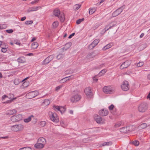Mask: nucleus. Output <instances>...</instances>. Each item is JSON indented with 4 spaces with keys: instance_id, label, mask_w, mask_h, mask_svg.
I'll return each instance as SVG.
<instances>
[{
    "instance_id": "c9c22d12",
    "label": "nucleus",
    "mask_w": 150,
    "mask_h": 150,
    "mask_svg": "<svg viewBox=\"0 0 150 150\" xmlns=\"http://www.w3.org/2000/svg\"><path fill=\"white\" fill-rule=\"evenodd\" d=\"M19 150H32V149L30 147L27 146L20 148Z\"/></svg>"
},
{
    "instance_id": "13d9d810",
    "label": "nucleus",
    "mask_w": 150,
    "mask_h": 150,
    "mask_svg": "<svg viewBox=\"0 0 150 150\" xmlns=\"http://www.w3.org/2000/svg\"><path fill=\"white\" fill-rule=\"evenodd\" d=\"M6 31L8 33H11L13 32V30L12 29L7 30Z\"/></svg>"
},
{
    "instance_id": "4468645a",
    "label": "nucleus",
    "mask_w": 150,
    "mask_h": 150,
    "mask_svg": "<svg viewBox=\"0 0 150 150\" xmlns=\"http://www.w3.org/2000/svg\"><path fill=\"white\" fill-rule=\"evenodd\" d=\"M99 115L102 116H105L108 114V111L107 109H102L99 112Z\"/></svg>"
},
{
    "instance_id": "412c9836",
    "label": "nucleus",
    "mask_w": 150,
    "mask_h": 150,
    "mask_svg": "<svg viewBox=\"0 0 150 150\" xmlns=\"http://www.w3.org/2000/svg\"><path fill=\"white\" fill-rule=\"evenodd\" d=\"M113 46V43H110L107 44L102 49L103 50L105 51L106 50L108 49L109 48Z\"/></svg>"
},
{
    "instance_id": "8fccbe9b",
    "label": "nucleus",
    "mask_w": 150,
    "mask_h": 150,
    "mask_svg": "<svg viewBox=\"0 0 150 150\" xmlns=\"http://www.w3.org/2000/svg\"><path fill=\"white\" fill-rule=\"evenodd\" d=\"M14 83L15 85H18L19 83V81L18 79H15L14 81Z\"/></svg>"
},
{
    "instance_id": "f8f14e48",
    "label": "nucleus",
    "mask_w": 150,
    "mask_h": 150,
    "mask_svg": "<svg viewBox=\"0 0 150 150\" xmlns=\"http://www.w3.org/2000/svg\"><path fill=\"white\" fill-rule=\"evenodd\" d=\"M74 76L73 75L61 79L59 81V82L61 83H63L67 81H69L70 80L74 79Z\"/></svg>"
},
{
    "instance_id": "864d4df0",
    "label": "nucleus",
    "mask_w": 150,
    "mask_h": 150,
    "mask_svg": "<svg viewBox=\"0 0 150 150\" xmlns=\"http://www.w3.org/2000/svg\"><path fill=\"white\" fill-rule=\"evenodd\" d=\"M63 86L62 85H61L59 86H57L55 88V90L56 91H58V90H59L61 88H62V87Z\"/></svg>"
},
{
    "instance_id": "9d476101",
    "label": "nucleus",
    "mask_w": 150,
    "mask_h": 150,
    "mask_svg": "<svg viewBox=\"0 0 150 150\" xmlns=\"http://www.w3.org/2000/svg\"><path fill=\"white\" fill-rule=\"evenodd\" d=\"M54 58V56L51 55L46 58L43 62L42 64H46L49 63Z\"/></svg>"
},
{
    "instance_id": "ddd939ff",
    "label": "nucleus",
    "mask_w": 150,
    "mask_h": 150,
    "mask_svg": "<svg viewBox=\"0 0 150 150\" xmlns=\"http://www.w3.org/2000/svg\"><path fill=\"white\" fill-rule=\"evenodd\" d=\"M96 122L98 123L103 124L104 120H102V118L98 115H96L94 118Z\"/></svg>"
},
{
    "instance_id": "4be33fe9",
    "label": "nucleus",
    "mask_w": 150,
    "mask_h": 150,
    "mask_svg": "<svg viewBox=\"0 0 150 150\" xmlns=\"http://www.w3.org/2000/svg\"><path fill=\"white\" fill-rule=\"evenodd\" d=\"M34 93L30 92L26 94V96L29 99H31L35 97V96L33 94Z\"/></svg>"
},
{
    "instance_id": "f03ea898",
    "label": "nucleus",
    "mask_w": 150,
    "mask_h": 150,
    "mask_svg": "<svg viewBox=\"0 0 150 150\" xmlns=\"http://www.w3.org/2000/svg\"><path fill=\"white\" fill-rule=\"evenodd\" d=\"M23 128V126L21 124L12 126L11 127V130L15 132L22 130Z\"/></svg>"
},
{
    "instance_id": "72a5a7b5",
    "label": "nucleus",
    "mask_w": 150,
    "mask_h": 150,
    "mask_svg": "<svg viewBox=\"0 0 150 150\" xmlns=\"http://www.w3.org/2000/svg\"><path fill=\"white\" fill-rule=\"evenodd\" d=\"M14 95L12 93H10L8 95V98L9 99H11V100H9V101L11 102L13 100L15 99L16 98H13Z\"/></svg>"
},
{
    "instance_id": "6e6d98bb",
    "label": "nucleus",
    "mask_w": 150,
    "mask_h": 150,
    "mask_svg": "<svg viewBox=\"0 0 150 150\" xmlns=\"http://www.w3.org/2000/svg\"><path fill=\"white\" fill-rule=\"evenodd\" d=\"M39 0H36L33 1L31 2V4H34L37 3H38L39 1Z\"/></svg>"
},
{
    "instance_id": "2eb2a0df",
    "label": "nucleus",
    "mask_w": 150,
    "mask_h": 150,
    "mask_svg": "<svg viewBox=\"0 0 150 150\" xmlns=\"http://www.w3.org/2000/svg\"><path fill=\"white\" fill-rule=\"evenodd\" d=\"M130 64V62L128 60L126 61L121 65L120 67V68L121 69L126 68L128 67Z\"/></svg>"
},
{
    "instance_id": "f3484780",
    "label": "nucleus",
    "mask_w": 150,
    "mask_h": 150,
    "mask_svg": "<svg viewBox=\"0 0 150 150\" xmlns=\"http://www.w3.org/2000/svg\"><path fill=\"white\" fill-rule=\"evenodd\" d=\"M16 110L15 109L8 110L7 111L6 114L8 115H12L16 113Z\"/></svg>"
},
{
    "instance_id": "e2e57ef3",
    "label": "nucleus",
    "mask_w": 150,
    "mask_h": 150,
    "mask_svg": "<svg viewBox=\"0 0 150 150\" xmlns=\"http://www.w3.org/2000/svg\"><path fill=\"white\" fill-rule=\"evenodd\" d=\"M8 96L5 95H4L2 96V100H4L6 98H8Z\"/></svg>"
},
{
    "instance_id": "e433bc0d",
    "label": "nucleus",
    "mask_w": 150,
    "mask_h": 150,
    "mask_svg": "<svg viewBox=\"0 0 150 150\" xmlns=\"http://www.w3.org/2000/svg\"><path fill=\"white\" fill-rule=\"evenodd\" d=\"M96 11L95 8H91L89 9V13L90 14H92L93 13Z\"/></svg>"
},
{
    "instance_id": "1a4fd4ad",
    "label": "nucleus",
    "mask_w": 150,
    "mask_h": 150,
    "mask_svg": "<svg viewBox=\"0 0 150 150\" xmlns=\"http://www.w3.org/2000/svg\"><path fill=\"white\" fill-rule=\"evenodd\" d=\"M81 98V96L79 95L76 94L71 98V101L72 102H76L80 100Z\"/></svg>"
},
{
    "instance_id": "bb28decb",
    "label": "nucleus",
    "mask_w": 150,
    "mask_h": 150,
    "mask_svg": "<svg viewBox=\"0 0 150 150\" xmlns=\"http://www.w3.org/2000/svg\"><path fill=\"white\" fill-rule=\"evenodd\" d=\"M38 45L37 42H34L32 43L31 45V48L32 49H36L38 47Z\"/></svg>"
},
{
    "instance_id": "423d86ee",
    "label": "nucleus",
    "mask_w": 150,
    "mask_h": 150,
    "mask_svg": "<svg viewBox=\"0 0 150 150\" xmlns=\"http://www.w3.org/2000/svg\"><path fill=\"white\" fill-rule=\"evenodd\" d=\"M121 88L122 90L124 91H128L129 88V82L126 81H123L122 84L121 86Z\"/></svg>"
},
{
    "instance_id": "c756f323",
    "label": "nucleus",
    "mask_w": 150,
    "mask_h": 150,
    "mask_svg": "<svg viewBox=\"0 0 150 150\" xmlns=\"http://www.w3.org/2000/svg\"><path fill=\"white\" fill-rule=\"evenodd\" d=\"M33 115H31V116L28 117L27 118H25L24 119V121L25 122H30L31 120L32 117H33Z\"/></svg>"
},
{
    "instance_id": "39448f33",
    "label": "nucleus",
    "mask_w": 150,
    "mask_h": 150,
    "mask_svg": "<svg viewBox=\"0 0 150 150\" xmlns=\"http://www.w3.org/2000/svg\"><path fill=\"white\" fill-rule=\"evenodd\" d=\"M125 8V6H123L118 8L112 13V17H114L118 15L121 13Z\"/></svg>"
},
{
    "instance_id": "3c124183",
    "label": "nucleus",
    "mask_w": 150,
    "mask_h": 150,
    "mask_svg": "<svg viewBox=\"0 0 150 150\" xmlns=\"http://www.w3.org/2000/svg\"><path fill=\"white\" fill-rule=\"evenodd\" d=\"M144 64V63L143 62H140L138 63L137 64V66L138 67H141Z\"/></svg>"
},
{
    "instance_id": "dca6fc26",
    "label": "nucleus",
    "mask_w": 150,
    "mask_h": 150,
    "mask_svg": "<svg viewBox=\"0 0 150 150\" xmlns=\"http://www.w3.org/2000/svg\"><path fill=\"white\" fill-rule=\"evenodd\" d=\"M130 131L129 127H124L120 129V132L123 133H127L129 132Z\"/></svg>"
},
{
    "instance_id": "7ed1b4c3",
    "label": "nucleus",
    "mask_w": 150,
    "mask_h": 150,
    "mask_svg": "<svg viewBox=\"0 0 150 150\" xmlns=\"http://www.w3.org/2000/svg\"><path fill=\"white\" fill-rule=\"evenodd\" d=\"M114 91L113 88L110 86H105L103 88V91L106 94H111Z\"/></svg>"
},
{
    "instance_id": "9b49d317",
    "label": "nucleus",
    "mask_w": 150,
    "mask_h": 150,
    "mask_svg": "<svg viewBox=\"0 0 150 150\" xmlns=\"http://www.w3.org/2000/svg\"><path fill=\"white\" fill-rule=\"evenodd\" d=\"M53 108L55 110L60 111L62 114L64 113L66 110V108L63 107H59L58 106H54Z\"/></svg>"
},
{
    "instance_id": "a19ab883",
    "label": "nucleus",
    "mask_w": 150,
    "mask_h": 150,
    "mask_svg": "<svg viewBox=\"0 0 150 150\" xmlns=\"http://www.w3.org/2000/svg\"><path fill=\"white\" fill-rule=\"evenodd\" d=\"M96 46L92 42L89 46V48L90 50L92 49Z\"/></svg>"
},
{
    "instance_id": "20e7f679",
    "label": "nucleus",
    "mask_w": 150,
    "mask_h": 150,
    "mask_svg": "<svg viewBox=\"0 0 150 150\" xmlns=\"http://www.w3.org/2000/svg\"><path fill=\"white\" fill-rule=\"evenodd\" d=\"M22 115L19 114L12 116L11 118V119L13 122H15L20 121L22 119Z\"/></svg>"
},
{
    "instance_id": "a18cd8bd",
    "label": "nucleus",
    "mask_w": 150,
    "mask_h": 150,
    "mask_svg": "<svg viewBox=\"0 0 150 150\" xmlns=\"http://www.w3.org/2000/svg\"><path fill=\"white\" fill-rule=\"evenodd\" d=\"M64 57V55L62 54H60L58 55L57 57V58L58 59H62Z\"/></svg>"
},
{
    "instance_id": "79ce46f5",
    "label": "nucleus",
    "mask_w": 150,
    "mask_h": 150,
    "mask_svg": "<svg viewBox=\"0 0 150 150\" xmlns=\"http://www.w3.org/2000/svg\"><path fill=\"white\" fill-rule=\"evenodd\" d=\"M81 6L80 5L76 4L74 6V8L75 10H77Z\"/></svg>"
},
{
    "instance_id": "6e6552de",
    "label": "nucleus",
    "mask_w": 150,
    "mask_h": 150,
    "mask_svg": "<svg viewBox=\"0 0 150 150\" xmlns=\"http://www.w3.org/2000/svg\"><path fill=\"white\" fill-rule=\"evenodd\" d=\"M84 92L87 96L91 98L92 95V92L91 87H87L84 90Z\"/></svg>"
},
{
    "instance_id": "6ab92c4d",
    "label": "nucleus",
    "mask_w": 150,
    "mask_h": 150,
    "mask_svg": "<svg viewBox=\"0 0 150 150\" xmlns=\"http://www.w3.org/2000/svg\"><path fill=\"white\" fill-rule=\"evenodd\" d=\"M115 25L112 24V23H110L109 24L106 25L105 28L104 29V30H105V32L106 31L108 30L109 29H110L113 27H114L115 26Z\"/></svg>"
},
{
    "instance_id": "338daca9",
    "label": "nucleus",
    "mask_w": 150,
    "mask_h": 150,
    "mask_svg": "<svg viewBox=\"0 0 150 150\" xmlns=\"http://www.w3.org/2000/svg\"><path fill=\"white\" fill-rule=\"evenodd\" d=\"M36 39L35 38H33L31 40V41L33 42L36 40Z\"/></svg>"
},
{
    "instance_id": "58836bf2",
    "label": "nucleus",
    "mask_w": 150,
    "mask_h": 150,
    "mask_svg": "<svg viewBox=\"0 0 150 150\" xmlns=\"http://www.w3.org/2000/svg\"><path fill=\"white\" fill-rule=\"evenodd\" d=\"M46 124V122L45 121H41L39 123L40 125L42 127L45 126Z\"/></svg>"
},
{
    "instance_id": "0e129e2a",
    "label": "nucleus",
    "mask_w": 150,
    "mask_h": 150,
    "mask_svg": "<svg viewBox=\"0 0 150 150\" xmlns=\"http://www.w3.org/2000/svg\"><path fill=\"white\" fill-rule=\"evenodd\" d=\"M26 17L25 16H24L21 18V21H24L26 19Z\"/></svg>"
},
{
    "instance_id": "f704fd0d",
    "label": "nucleus",
    "mask_w": 150,
    "mask_h": 150,
    "mask_svg": "<svg viewBox=\"0 0 150 150\" xmlns=\"http://www.w3.org/2000/svg\"><path fill=\"white\" fill-rule=\"evenodd\" d=\"M17 61L20 63H23L25 62L24 59L23 57H19L17 59Z\"/></svg>"
},
{
    "instance_id": "aec40b11",
    "label": "nucleus",
    "mask_w": 150,
    "mask_h": 150,
    "mask_svg": "<svg viewBox=\"0 0 150 150\" xmlns=\"http://www.w3.org/2000/svg\"><path fill=\"white\" fill-rule=\"evenodd\" d=\"M44 145L39 142H38L34 145V146L37 149H42L44 147Z\"/></svg>"
},
{
    "instance_id": "5701e85b",
    "label": "nucleus",
    "mask_w": 150,
    "mask_h": 150,
    "mask_svg": "<svg viewBox=\"0 0 150 150\" xmlns=\"http://www.w3.org/2000/svg\"><path fill=\"white\" fill-rule=\"evenodd\" d=\"M53 14L55 16L58 17L60 14L59 10L58 8H56L53 11Z\"/></svg>"
},
{
    "instance_id": "b1692460",
    "label": "nucleus",
    "mask_w": 150,
    "mask_h": 150,
    "mask_svg": "<svg viewBox=\"0 0 150 150\" xmlns=\"http://www.w3.org/2000/svg\"><path fill=\"white\" fill-rule=\"evenodd\" d=\"M38 8L39 7L38 6L30 7L28 9V12H30L33 11H37L38 10Z\"/></svg>"
},
{
    "instance_id": "49530a36",
    "label": "nucleus",
    "mask_w": 150,
    "mask_h": 150,
    "mask_svg": "<svg viewBox=\"0 0 150 150\" xmlns=\"http://www.w3.org/2000/svg\"><path fill=\"white\" fill-rule=\"evenodd\" d=\"M84 20V18L82 19H78L76 21V23L77 24H79L81 22L83 21Z\"/></svg>"
},
{
    "instance_id": "473e14b6",
    "label": "nucleus",
    "mask_w": 150,
    "mask_h": 150,
    "mask_svg": "<svg viewBox=\"0 0 150 150\" xmlns=\"http://www.w3.org/2000/svg\"><path fill=\"white\" fill-rule=\"evenodd\" d=\"M146 124L145 123H143L139 126L138 127L140 129H143L146 128Z\"/></svg>"
},
{
    "instance_id": "a878e982",
    "label": "nucleus",
    "mask_w": 150,
    "mask_h": 150,
    "mask_svg": "<svg viewBox=\"0 0 150 150\" xmlns=\"http://www.w3.org/2000/svg\"><path fill=\"white\" fill-rule=\"evenodd\" d=\"M4 47H2V46H1L0 47L2 48L1 49V51L4 53L6 52L7 50V48L8 47V46L6 44H4Z\"/></svg>"
},
{
    "instance_id": "ea45409f",
    "label": "nucleus",
    "mask_w": 150,
    "mask_h": 150,
    "mask_svg": "<svg viewBox=\"0 0 150 150\" xmlns=\"http://www.w3.org/2000/svg\"><path fill=\"white\" fill-rule=\"evenodd\" d=\"M100 40L98 39H95L92 42L94 43V45L96 46L99 42Z\"/></svg>"
},
{
    "instance_id": "69168bd1",
    "label": "nucleus",
    "mask_w": 150,
    "mask_h": 150,
    "mask_svg": "<svg viewBox=\"0 0 150 150\" xmlns=\"http://www.w3.org/2000/svg\"><path fill=\"white\" fill-rule=\"evenodd\" d=\"M144 35V34L143 33H142L140 36V38H142Z\"/></svg>"
},
{
    "instance_id": "393cba45",
    "label": "nucleus",
    "mask_w": 150,
    "mask_h": 150,
    "mask_svg": "<svg viewBox=\"0 0 150 150\" xmlns=\"http://www.w3.org/2000/svg\"><path fill=\"white\" fill-rule=\"evenodd\" d=\"M124 125V123L122 121L117 122L115 123L114 127L115 128H117L120 127L121 125Z\"/></svg>"
},
{
    "instance_id": "603ef678",
    "label": "nucleus",
    "mask_w": 150,
    "mask_h": 150,
    "mask_svg": "<svg viewBox=\"0 0 150 150\" xmlns=\"http://www.w3.org/2000/svg\"><path fill=\"white\" fill-rule=\"evenodd\" d=\"M33 23V21L32 20L30 21H26L25 22V24L26 25H30V24H31Z\"/></svg>"
},
{
    "instance_id": "de8ad7c7",
    "label": "nucleus",
    "mask_w": 150,
    "mask_h": 150,
    "mask_svg": "<svg viewBox=\"0 0 150 150\" xmlns=\"http://www.w3.org/2000/svg\"><path fill=\"white\" fill-rule=\"evenodd\" d=\"M133 144L135 146H138L139 144V142L138 141L135 140L133 142Z\"/></svg>"
},
{
    "instance_id": "5fc2aeb1",
    "label": "nucleus",
    "mask_w": 150,
    "mask_h": 150,
    "mask_svg": "<svg viewBox=\"0 0 150 150\" xmlns=\"http://www.w3.org/2000/svg\"><path fill=\"white\" fill-rule=\"evenodd\" d=\"M114 107V105L112 104L110 106H109L108 108L110 110H112L113 109Z\"/></svg>"
},
{
    "instance_id": "37998d69",
    "label": "nucleus",
    "mask_w": 150,
    "mask_h": 150,
    "mask_svg": "<svg viewBox=\"0 0 150 150\" xmlns=\"http://www.w3.org/2000/svg\"><path fill=\"white\" fill-rule=\"evenodd\" d=\"M112 144V143L110 142H104L103 143V146H109L110 145H111Z\"/></svg>"
},
{
    "instance_id": "09e8293b",
    "label": "nucleus",
    "mask_w": 150,
    "mask_h": 150,
    "mask_svg": "<svg viewBox=\"0 0 150 150\" xmlns=\"http://www.w3.org/2000/svg\"><path fill=\"white\" fill-rule=\"evenodd\" d=\"M106 71L105 69H103L101 70L99 73V74L100 76H102L103 74H105Z\"/></svg>"
},
{
    "instance_id": "4d7b16f0",
    "label": "nucleus",
    "mask_w": 150,
    "mask_h": 150,
    "mask_svg": "<svg viewBox=\"0 0 150 150\" xmlns=\"http://www.w3.org/2000/svg\"><path fill=\"white\" fill-rule=\"evenodd\" d=\"M32 93H34L33 94L35 96V97L37 96L38 94V92L37 91H32Z\"/></svg>"
},
{
    "instance_id": "774afa93",
    "label": "nucleus",
    "mask_w": 150,
    "mask_h": 150,
    "mask_svg": "<svg viewBox=\"0 0 150 150\" xmlns=\"http://www.w3.org/2000/svg\"><path fill=\"white\" fill-rule=\"evenodd\" d=\"M147 78L150 80V74H149L147 76Z\"/></svg>"
},
{
    "instance_id": "c85d7f7f",
    "label": "nucleus",
    "mask_w": 150,
    "mask_h": 150,
    "mask_svg": "<svg viewBox=\"0 0 150 150\" xmlns=\"http://www.w3.org/2000/svg\"><path fill=\"white\" fill-rule=\"evenodd\" d=\"M58 17L59 18L61 22H63L64 21L65 19V17L64 14H60Z\"/></svg>"
},
{
    "instance_id": "a211bd4d",
    "label": "nucleus",
    "mask_w": 150,
    "mask_h": 150,
    "mask_svg": "<svg viewBox=\"0 0 150 150\" xmlns=\"http://www.w3.org/2000/svg\"><path fill=\"white\" fill-rule=\"evenodd\" d=\"M38 142L45 145L46 142L45 139L43 137H40L38 139Z\"/></svg>"
},
{
    "instance_id": "052dcab7",
    "label": "nucleus",
    "mask_w": 150,
    "mask_h": 150,
    "mask_svg": "<svg viewBox=\"0 0 150 150\" xmlns=\"http://www.w3.org/2000/svg\"><path fill=\"white\" fill-rule=\"evenodd\" d=\"M93 79L94 81L97 82L98 80V78H97L96 76H94L93 77Z\"/></svg>"
},
{
    "instance_id": "680f3d73",
    "label": "nucleus",
    "mask_w": 150,
    "mask_h": 150,
    "mask_svg": "<svg viewBox=\"0 0 150 150\" xmlns=\"http://www.w3.org/2000/svg\"><path fill=\"white\" fill-rule=\"evenodd\" d=\"M74 35H75V33H72L69 36V37H68L69 38V39L71 38L72 36H74Z\"/></svg>"
},
{
    "instance_id": "c03bdc74",
    "label": "nucleus",
    "mask_w": 150,
    "mask_h": 150,
    "mask_svg": "<svg viewBox=\"0 0 150 150\" xmlns=\"http://www.w3.org/2000/svg\"><path fill=\"white\" fill-rule=\"evenodd\" d=\"M44 105H47L50 104V102L48 99H45L43 102Z\"/></svg>"
},
{
    "instance_id": "4c0bfd02",
    "label": "nucleus",
    "mask_w": 150,
    "mask_h": 150,
    "mask_svg": "<svg viewBox=\"0 0 150 150\" xmlns=\"http://www.w3.org/2000/svg\"><path fill=\"white\" fill-rule=\"evenodd\" d=\"M29 82L28 81H25L22 84L24 88L27 87L28 86Z\"/></svg>"
},
{
    "instance_id": "f257e3e1",
    "label": "nucleus",
    "mask_w": 150,
    "mask_h": 150,
    "mask_svg": "<svg viewBox=\"0 0 150 150\" xmlns=\"http://www.w3.org/2000/svg\"><path fill=\"white\" fill-rule=\"evenodd\" d=\"M49 115L51 120L56 123L58 122L59 121V119L58 116L55 113H53L51 111H49L48 112Z\"/></svg>"
},
{
    "instance_id": "bf43d9fd",
    "label": "nucleus",
    "mask_w": 150,
    "mask_h": 150,
    "mask_svg": "<svg viewBox=\"0 0 150 150\" xmlns=\"http://www.w3.org/2000/svg\"><path fill=\"white\" fill-rule=\"evenodd\" d=\"M104 65V64H102L100 65L99 66H98L97 67H96V68H102V67H103Z\"/></svg>"
},
{
    "instance_id": "0eeeda50",
    "label": "nucleus",
    "mask_w": 150,
    "mask_h": 150,
    "mask_svg": "<svg viewBox=\"0 0 150 150\" xmlns=\"http://www.w3.org/2000/svg\"><path fill=\"white\" fill-rule=\"evenodd\" d=\"M147 108L146 103H141L139 105L138 108V110L140 112H145Z\"/></svg>"
},
{
    "instance_id": "2f4dec72",
    "label": "nucleus",
    "mask_w": 150,
    "mask_h": 150,
    "mask_svg": "<svg viewBox=\"0 0 150 150\" xmlns=\"http://www.w3.org/2000/svg\"><path fill=\"white\" fill-rule=\"evenodd\" d=\"M96 55L93 52H92L87 55V57L88 58H93Z\"/></svg>"
},
{
    "instance_id": "cd10ccee",
    "label": "nucleus",
    "mask_w": 150,
    "mask_h": 150,
    "mask_svg": "<svg viewBox=\"0 0 150 150\" xmlns=\"http://www.w3.org/2000/svg\"><path fill=\"white\" fill-rule=\"evenodd\" d=\"M71 45V42H68L67 43L64 47H63L64 50H66L70 47Z\"/></svg>"
},
{
    "instance_id": "7c9ffc66",
    "label": "nucleus",
    "mask_w": 150,
    "mask_h": 150,
    "mask_svg": "<svg viewBox=\"0 0 150 150\" xmlns=\"http://www.w3.org/2000/svg\"><path fill=\"white\" fill-rule=\"evenodd\" d=\"M59 25V23L58 21H55L52 23V28H56Z\"/></svg>"
}]
</instances>
